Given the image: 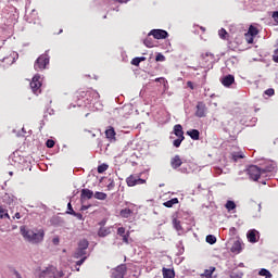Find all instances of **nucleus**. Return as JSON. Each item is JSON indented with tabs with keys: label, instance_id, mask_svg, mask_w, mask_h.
Wrapping results in <instances>:
<instances>
[{
	"label": "nucleus",
	"instance_id": "nucleus-1",
	"mask_svg": "<svg viewBox=\"0 0 278 278\" xmlns=\"http://www.w3.org/2000/svg\"><path fill=\"white\" fill-rule=\"evenodd\" d=\"M20 231L23 238L33 244H38V242L45 240V230H31L25 228V226H21Z\"/></svg>",
	"mask_w": 278,
	"mask_h": 278
},
{
	"label": "nucleus",
	"instance_id": "nucleus-2",
	"mask_svg": "<svg viewBox=\"0 0 278 278\" xmlns=\"http://www.w3.org/2000/svg\"><path fill=\"white\" fill-rule=\"evenodd\" d=\"M88 247H90V243L88 242L87 239H83L78 242V248L74 252L73 257L75 260H79L80 257H87L88 255Z\"/></svg>",
	"mask_w": 278,
	"mask_h": 278
},
{
	"label": "nucleus",
	"instance_id": "nucleus-3",
	"mask_svg": "<svg viewBox=\"0 0 278 278\" xmlns=\"http://www.w3.org/2000/svg\"><path fill=\"white\" fill-rule=\"evenodd\" d=\"M247 175H249V178L252 179V181H257L260 177H264V174L262 173V167H258L257 165H250L247 169Z\"/></svg>",
	"mask_w": 278,
	"mask_h": 278
},
{
	"label": "nucleus",
	"instance_id": "nucleus-4",
	"mask_svg": "<svg viewBox=\"0 0 278 278\" xmlns=\"http://www.w3.org/2000/svg\"><path fill=\"white\" fill-rule=\"evenodd\" d=\"M47 65H49V54L45 53V54H41L35 61L34 68L35 71H45V68H47Z\"/></svg>",
	"mask_w": 278,
	"mask_h": 278
},
{
	"label": "nucleus",
	"instance_id": "nucleus-5",
	"mask_svg": "<svg viewBox=\"0 0 278 278\" xmlns=\"http://www.w3.org/2000/svg\"><path fill=\"white\" fill-rule=\"evenodd\" d=\"M148 36H153L155 40H166L168 37V31L164 29H152Z\"/></svg>",
	"mask_w": 278,
	"mask_h": 278
},
{
	"label": "nucleus",
	"instance_id": "nucleus-6",
	"mask_svg": "<svg viewBox=\"0 0 278 278\" xmlns=\"http://www.w3.org/2000/svg\"><path fill=\"white\" fill-rule=\"evenodd\" d=\"M276 168H277V163L273 161H268L267 163H265L263 167H261L263 177H268L267 173H275Z\"/></svg>",
	"mask_w": 278,
	"mask_h": 278
},
{
	"label": "nucleus",
	"instance_id": "nucleus-7",
	"mask_svg": "<svg viewBox=\"0 0 278 278\" xmlns=\"http://www.w3.org/2000/svg\"><path fill=\"white\" fill-rule=\"evenodd\" d=\"M39 278H58V269L50 266L40 273Z\"/></svg>",
	"mask_w": 278,
	"mask_h": 278
},
{
	"label": "nucleus",
	"instance_id": "nucleus-8",
	"mask_svg": "<svg viewBox=\"0 0 278 278\" xmlns=\"http://www.w3.org/2000/svg\"><path fill=\"white\" fill-rule=\"evenodd\" d=\"M125 273H127V265H118L115 269H112V278H125Z\"/></svg>",
	"mask_w": 278,
	"mask_h": 278
},
{
	"label": "nucleus",
	"instance_id": "nucleus-9",
	"mask_svg": "<svg viewBox=\"0 0 278 278\" xmlns=\"http://www.w3.org/2000/svg\"><path fill=\"white\" fill-rule=\"evenodd\" d=\"M126 184L129 187H134V186H142V184H147V180L140 178V177H136L134 175H130L127 179H126Z\"/></svg>",
	"mask_w": 278,
	"mask_h": 278
},
{
	"label": "nucleus",
	"instance_id": "nucleus-10",
	"mask_svg": "<svg viewBox=\"0 0 278 278\" xmlns=\"http://www.w3.org/2000/svg\"><path fill=\"white\" fill-rule=\"evenodd\" d=\"M41 86L42 84L40 83V75L37 74L33 77V80L30 81V88L33 92L36 94L38 90H40Z\"/></svg>",
	"mask_w": 278,
	"mask_h": 278
},
{
	"label": "nucleus",
	"instance_id": "nucleus-11",
	"mask_svg": "<svg viewBox=\"0 0 278 278\" xmlns=\"http://www.w3.org/2000/svg\"><path fill=\"white\" fill-rule=\"evenodd\" d=\"M94 197V192L90 189H81L80 191V202L85 203L88 200L92 199Z\"/></svg>",
	"mask_w": 278,
	"mask_h": 278
},
{
	"label": "nucleus",
	"instance_id": "nucleus-12",
	"mask_svg": "<svg viewBox=\"0 0 278 278\" xmlns=\"http://www.w3.org/2000/svg\"><path fill=\"white\" fill-rule=\"evenodd\" d=\"M236 83V77L233 75L228 74L222 78V84L225 88H229L231 85Z\"/></svg>",
	"mask_w": 278,
	"mask_h": 278
},
{
	"label": "nucleus",
	"instance_id": "nucleus-13",
	"mask_svg": "<svg viewBox=\"0 0 278 278\" xmlns=\"http://www.w3.org/2000/svg\"><path fill=\"white\" fill-rule=\"evenodd\" d=\"M195 116H198V118H203V117H205V103L199 102V103L197 104Z\"/></svg>",
	"mask_w": 278,
	"mask_h": 278
},
{
	"label": "nucleus",
	"instance_id": "nucleus-14",
	"mask_svg": "<svg viewBox=\"0 0 278 278\" xmlns=\"http://www.w3.org/2000/svg\"><path fill=\"white\" fill-rule=\"evenodd\" d=\"M181 164H184V162L181 161V157L179 156V154H176L170 160V166H172V168H174V170H177V168H179L181 166Z\"/></svg>",
	"mask_w": 278,
	"mask_h": 278
},
{
	"label": "nucleus",
	"instance_id": "nucleus-15",
	"mask_svg": "<svg viewBox=\"0 0 278 278\" xmlns=\"http://www.w3.org/2000/svg\"><path fill=\"white\" fill-rule=\"evenodd\" d=\"M112 233V229L110 227H100L98 230L99 238H105Z\"/></svg>",
	"mask_w": 278,
	"mask_h": 278
},
{
	"label": "nucleus",
	"instance_id": "nucleus-16",
	"mask_svg": "<svg viewBox=\"0 0 278 278\" xmlns=\"http://www.w3.org/2000/svg\"><path fill=\"white\" fill-rule=\"evenodd\" d=\"M187 136H189L191 140H199L201 132L198 129H191L187 131Z\"/></svg>",
	"mask_w": 278,
	"mask_h": 278
},
{
	"label": "nucleus",
	"instance_id": "nucleus-17",
	"mask_svg": "<svg viewBox=\"0 0 278 278\" xmlns=\"http://www.w3.org/2000/svg\"><path fill=\"white\" fill-rule=\"evenodd\" d=\"M174 134L177 136V138H185L184 137V126L180 124H177L174 126Z\"/></svg>",
	"mask_w": 278,
	"mask_h": 278
},
{
	"label": "nucleus",
	"instance_id": "nucleus-18",
	"mask_svg": "<svg viewBox=\"0 0 278 278\" xmlns=\"http://www.w3.org/2000/svg\"><path fill=\"white\" fill-rule=\"evenodd\" d=\"M163 278H175V270L170 268H162Z\"/></svg>",
	"mask_w": 278,
	"mask_h": 278
},
{
	"label": "nucleus",
	"instance_id": "nucleus-19",
	"mask_svg": "<svg viewBox=\"0 0 278 278\" xmlns=\"http://www.w3.org/2000/svg\"><path fill=\"white\" fill-rule=\"evenodd\" d=\"M230 251L231 253H240L242 251V242L240 240L235 241Z\"/></svg>",
	"mask_w": 278,
	"mask_h": 278
},
{
	"label": "nucleus",
	"instance_id": "nucleus-20",
	"mask_svg": "<svg viewBox=\"0 0 278 278\" xmlns=\"http://www.w3.org/2000/svg\"><path fill=\"white\" fill-rule=\"evenodd\" d=\"M105 136L109 140H116V131L114 130V127H110L105 130Z\"/></svg>",
	"mask_w": 278,
	"mask_h": 278
},
{
	"label": "nucleus",
	"instance_id": "nucleus-21",
	"mask_svg": "<svg viewBox=\"0 0 278 278\" xmlns=\"http://www.w3.org/2000/svg\"><path fill=\"white\" fill-rule=\"evenodd\" d=\"M256 233H257V230H250V231H248L247 237H248L249 242H252V243L257 242Z\"/></svg>",
	"mask_w": 278,
	"mask_h": 278
},
{
	"label": "nucleus",
	"instance_id": "nucleus-22",
	"mask_svg": "<svg viewBox=\"0 0 278 278\" xmlns=\"http://www.w3.org/2000/svg\"><path fill=\"white\" fill-rule=\"evenodd\" d=\"M177 203H179V199L173 198L172 200L164 202L163 205L165 207H173V205H177Z\"/></svg>",
	"mask_w": 278,
	"mask_h": 278
},
{
	"label": "nucleus",
	"instance_id": "nucleus-23",
	"mask_svg": "<svg viewBox=\"0 0 278 278\" xmlns=\"http://www.w3.org/2000/svg\"><path fill=\"white\" fill-rule=\"evenodd\" d=\"M93 197H94V199H98V201H105V199H108V193L97 191L93 194Z\"/></svg>",
	"mask_w": 278,
	"mask_h": 278
},
{
	"label": "nucleus",
	"instance_id": "nucleus-24",
	"mask_svg": "<svg viewBox=\"0 0 278 278\" xmlns=\"http://www.w3.org/2000/svg\"><path fill=\"white\" fill-rule=\"evenodd\" d=\"M258 275L261 277H265V278H273V274H270V270L266 269V268H262L260 271H258Z\"/></svg>",
	"mask_w": 278,
	"mask_h": 278
},
{
	"label": "nucleus",
	"instance_id": "nucleus-25",
	"mask_svg": "<svg viewBox=\"0 0 278 278\" xmlns=\"http://www.w3.org/2000/svg\"><path fill=\"white\" fill-rule=\"evenodd\" d=\"M243 157H244V154L242 153L233 152L230 154V160H232V162H238V160H243Z\"/></svg>",
	"mask_w": 278,
	"mask_h": 278
},
{
	"label": "nucleus",
	"instance_id": "nucleus-26",
	"mask_svg": "<svg viewBox=\"0 0 278 278\" xmlns=\"http://www.w3.org/2000/svg\"><path fill=\"white\" fill-rule=\"evenodd\" d=\"M132 212L130 208H123L119 213V215L122 216V218H129V216H131Z\"/></svg>",
	"mask_w": 278,
	"mask_h": 278
},
{
	"label": "nucleus",
	"instance_id": "nucleus-27",
	"mask_svg": "<svg viewBox=\"0 0 278 278\" xmlns=\"http://www.w3.org/2000/svg\"><path fill=\"white\" fill-rule=\"evenodd\" d=\"M226 210H228V212H231L233 210H236V202L228 200L225 204Z\"/></svg>",
	"mask_w": 278,
	"mask_h": 278
},
{
	"label": "nucleus",
	"instance_id": "nucleus-28",
	"mask_svg": "<svg viewBox=\"0 0 278 278\" xmlns=\"http://www.w3.org/2000/svg\"><path fill=\"white\" fill-rule=\"evenodd\" d=\"M247 34H249V36H254L255 37V36H257V34H260V30H257V28L255 26L251 25L249 27V30H248Z\"/></svg>",
	"mask_w": 278,
	"mask_h": 278
},
{
	"label": "nucleus",
	"instance_id": "nucleus-29",
	"mask_svg": "<svg viewBox=\"0 0 278 278\" xmlns=\"http://www.w3.org/2000/svg\"><path fill=\"white\" fill-rule=\"evenodd\" d=\"M186 140V137H178L176 140L173 141L174 147L179 149L181 147V142Z\"/></svg>",
	"mask_w": 278,
	"mask_h": 278
},
{
	"label": "nucleus",
	"instance_id": "nucleus-30",
	"mask_svg": "<svg viewBox=\"0 0 278 278\" xmlns=\"http://www.w3.org/2000/svg\"><path fill=\"white\" fill-rule=\"evenodd\" d=\"M108 168H110V166L108 164L103 163L98 166V173L101 175V174L105 173V170H108Z\"/></svg>",
	"mask_w": 278,
	"mask_h": 278
},
{
	"label": "nucleus",
	"instance_id": "nucleus-31",
	"mask_svg": "<svg viewBox=\"0 0 278 278\" xmlns=\"http://www.w3.org/2000/svg\"><path fill=\"white\" fill-rule=\"evenodd\" d=\"M66 214H70L71 216H75L78 220H84V215H81V213L72 211V212H66Z\"/></svg>",
	"mask_w": 278,
	"mask_h": 278
},
{
	"label": "nucleus",
	"instance_id": "nucleus-32",
	"mask_svg": "<svg viewBox=\"0 0 278 278\" xmlns=\"http://www.w3.org/2000/svg\"><path fill=\"white\" fill-rule=\"evenodd\" d=\"M206 242L208 244H216V236H214V235L206 236Z\"/></svg>",
	"mask_w": 278,
	"mask_h": 278
},
{
	"label": "nucleus",
	"instance_id": "nucleus-33",
	"mask_svg": "<svg viewBox=\"0 0 278 278\" xmlns=\"http://www.w3.org/2000/svg\"><path fill=\"white\" fill-rule=\"evenodd\" d=\"M143 45H146L149 49H151V48H153V39H151V38H146L144 40H143Z\"/></svg>",
	"mask_w": 278,
	"mask_h": 278
},
{
	"label": "nucleus",
	"instance_id": "nucleus-34",
	"mask_svg": "<svg viewBox=\"0 0 278 278\" xmlns=\"http://www.w3.org/2000/svg\"><path fill=\"white\" fill-rule=\"evenodd\" d=\"M155 62H166V56L162 53H157L155 56Z\"/></svg>",
	"mask_w": 278,
	"mask_h": 278
},
{
	"label": "nucleus",
	"instance_id": "nucleus-35",
	"mask_svg": "<svg viewBox=\"0 0 278 278\" xmlns=\"http://www.w3.org/2000/svg\"><path fill=\"white\" fill-rule=\"evenodd\" d=\"M46 147H48V149H53L55 147V141L53 139H48Z\"/></svg>",
	"mask_w": 278,
	"mask_h": 278
},
{
	"label": "nucleus",
	"instance_id": "nucleus-36",
	"mask_svg": "<svg viewBox=\"0 0 278 278\" xmlns=\"http://www.w3.org/2000/svg\"><path fill=\"white\" fill-rule=\"evenodd\" d=\"M173 223H174L175 229H177V231H181V222L174 219Z\"/></svg>",
	"mask_w": 278,
	"mask_h": 278
},
{
	"label": "nucleus",
	"instance_id": "nucleus-37",
	"mask_svg": "<svg viewBox=\"0 0 278 278\" xmlns=\"http://www.w3.org/2000/svg\"><path fill=\"white\" fill-rule=\"evenodd\" d=\"M264 94H266L267 97H273V96H275V89H273V88L266 89L264 91Z\"/></svg>",
	"mask_w": 278,
	"mask_h": 278
},
{
	"label": "nucleus",
	"instance_id": "nucleus-38",
	"mask_svg": "<svg viewBox=\"0 0 278 278\" xmlns=\"http://www.w3.org/2000/svg\"><path fill=\"white\" fill-rule=\"evenodd\" d=\"M253 38H254V36L245 33V40H247L248 45H253Z\"/></svg>",
	"mask_w": 278,
	"mask_h": 278
},
{
	"label": "nucleus",
	"instance_id": "nucleus-39",
	"mask_svg": "<svg viewBox=\"0 0 278 278\" xmlns=\"http://www.w3.org/2000/svg\"><path fill=\"white\" fill-rule=\"evenodd\" d=\"M219 38H223L225 40V36H227V30L225 28L219 29L218 31Z\"/></svg>",
	"mask_w": 278,
	"mask_h": 278
},
{
	"label": "nucleus",
	"instance_id": "nucleus-40",
	"mask_svg": "<svg viewBox=\"0 0 278 278\" xmlns=\"http://www.w3.org/2000/svg\"><path fill=\"white\" fill-rule=\"evenodd\" d=\"M130 64H132V66H140V60L138 59V56L134 58Z\"/></svg>",
	"mask_w": 278,
	"mask_h": 278
},
{
	"label": "nucleus",
	"instance_id": "nucleus-41",
	"mask_svg": "<svg viewBox=\"0 0 278 278\" xmlns=\"http://www.w3.org/2000/svg\"><path fill=\"white\" fill-rule=\"evenodd\" d=\"M229 278H242V273L232 271Z\"/></svg>",
	"mask_w": 278,
	"mask_h": 278
},
{
	"label": "nucleus",
	"instance_id": "nucleus-42",
	"mask_svg": "<svg viewBox=\"0 0 278 278\" xmlns=\"http://www.w3.org/2000/svg\"><path fill=\"white\" fill-rule=\"evenodd\" d=\"M86 260H88V256L80 257L79 261L76 262V266H81Z\"/></svg>",
	"mask_w": 278,
	"mask_h": 278
},
{
	"label": "nucleus",
	"instance_id": "nucleus-43",
	"mask_svg": "<svg viewBox=\"0 0 278 278\" xmlns=\"http://www.w3.org/2000/svg\"><path fill=\"white\" fill-rule=\"evenodd\" d=\"M122 238H123V242H125V244H129V233L123 235Z\"/></svg>",
	"mask_w": 278,
	"mask_h": 278
},
{
	"label": "nucleus",
	"instance_id": "nucleus-44",
	"mask_svg": "<svg viewBox=\"0 0 278 278\" xmlns=\"http://www.w3.org/2000/svg\"><path fill=\"white\" fill-rule=\"evenodd\" d=\"M7 210L0 205V219L3 220V215L5 214Z\"/></svg>",
	"mask_w": 278,
	"mask_h": 278
},
{
	"label": "nucleus",
	"instance_id": "nucleus-45",
	"mask_svg": "<svg viewBox=\"0 0 278 278\" xmlns=\"http://www.w3.org/2000/svg\"><path fill=\"white\" fill-rule=\"evenodd\" d=\"M117 236H125V227H119L117 229Z\"/></svg>",
	"mask_w": 278,
	"mask_h": 278
},
{
	"label": "nucleus",
	"instance_id": "nucleus-46",
	"mask_svg": "<svg viewBox=\"0 0 278 278\" xmlns=\"http://www.w3.org/2000/svg\"><path fill=\"white\" fill-rule=\"evenodd\" d=\"M273 60L278 64V49L274 51Z\"/></svg>",
	"mask_w": 278,
	"mask_h": 278
},
{
	"label": "nucleus",
	"instance_id": "nucleus-47",
	"mask_svg": "<svg viewBox=\"0 0 278 278\" xmlns=\"http://www.w3.org/2000/svg\"><path fill=\"white\" fill-rule=\"evenodd\" d=\"M273 18H274L275 23L278 24V11H275V12L273 13Z\"/></svg>",
	"mask_w": 278,
	"mask_h": 278
},
{
	"label": "nucleus",
	"instance_id": "nucleus-48",
	"mask_svg": "<svg viewBox=\"0 0 278 278\" xmlns=\"http://www.w3.org/2000/svg\"><path fill=\"white\" fill-rule=\"evenodd\" d=\"M67 212H75V210H73V204H71V202L67 204Z\"/></svg>",
	"mask_w": 278,
	"mask_h": 278
},
{
	"label": "nucleus",
	"instance_id": "nucleus-49",
	"mask_svg": "<svg viewBox=\"0 0 278 278\" xmlns=\"http://www.w3.org/2000/svg\"><path fill=\"white\" fill-rule=\"evenodd\" d=\"M52 242L55 247H58V244H60V238H54Z\"/></svg>",
	"mask_w": 278,
	"mask_h": 278
},
{
	"label": "nucleus",
	"instance_id": "nucleus-50",
	"mask_svg": "<svg viewBox=\"0 0 278 278\" xmlns=\"http://www.w3.org/2000/svg\"><path fill=\"white\" fill-rule=\"evenodd\" d=\"M90 205H83L80 207V212H86V210H89Z\"/></svg>",
	"mask_w": 278,
	"mask_h": 278
},
{
	"label": "nucleus",
	"instance_id": "nucleus-51",
	"mask_svg": "<svg viewBox=\"0 0 278 278\" xmlns=\"http://www.w3.org/2000/svg\"><path fill=\"white\" fill-rule=\"evenodd\" d=\"M114 180H112L109 185H108V189L112 190V188H114Z\"/></svg>",
	"mask_w": 278,
	"mask_h": 278
},
{
	"label": "nucleus",
	"instance_id": "nucleus-52",
	"mask_svg": "<svg viewBox=\"0 0 278 278\" xmlns=\"http://www.w3.org/2000/svg\"><path fill=\"white\" fill-rule=\"evenodd\" d=\"M116 1L117 3H128L129 0H114Z\"/></svg>",
	"mask_w": 278,
	"mask_h": 278
},
{
	"label": "nucleus",
	"instance_id": "nucleus-53",
	"mask_svg": "<svg viewBox=\"0 0 278 278\" xmlns=\"http://www.w3.org/2000/svg\"><path fill=\"white\" fill-rule=\"evenodd\" d=\"M137 58H138L139 62H144L147 60L146 56H137Z\"/></svg>",
	"mask_w": 278,
	"mask_h": 278
},
{
	"label": "nucleus",
	"instance_id": "nucleus-54",
	"mask_svg": "<svg viewBox=\"0 0 278 278\" xmlns=\"http://www.w3.org/2000/svg\"><path fill=\"white\" fill-rule=\"evenodd\" d=\"M179 170H180V173H188V168H186V167H181Z\"/></svg>",
	"mask_w": 278,
	"mask_h": 278
},
{
	"label": "nucleus",
	"instance_id": "nucleus-55",
	"mask_svg": "<svg viewBox=\"0 0 278 278\" xmlns=\"http://www.w3.org/2000/svg\"><path fill=\"white\" fill-rule=\"evenodd\" d=\"M2 216H3V218H10V214H8V211L4 212V214Z\"/></svg>",
	"mask_w": 278,
	"mask_h": 278
},
{
	"label": "nucleus",
	"instance_id": "nucleus-56",
	"mask_svg": "<svg viewBox=\"0 0 278 278\" xmlns=\"http://www.w3.org/2000/svg\"><path fill=\"white\" fill-rule=\"evenodd\" d=\"M155 81H164V77L155 78Z\"/></svg>",
	"mask_w": 278,
	"mask_h": 278
},
{
	"label": "nucleus",
	"instance_id": "nucleus-57",
	"mask_svg": "<svg viewBox=\"0 0 278 278\" xmlns=\"http://www.w3.org/2000/svg\"><path fill=\"white\" fill-rule=\"evenodd\" d=\"M15 218H21V213H15Z\"/></svg>",
	"mask_w": 278,
	"mask_h": 278
},
{
	"label": "nucleus",
	"instance_id": "nucleus-58",
	"mask_svg": "<svg viewBox=\"0 0 278 278\" xmlns=\"http://www.w3.org/2000/svg\"><path fill=\"white\" fill-rule=\"evenodd\" d=\"M187 86H189V88H192V81H188Z\"/></svg>",
	"mask_w": 278,
	"mask_h": 278
},
{
	"label": "nucleus",
	"instance_id": "nucleus-59",
	"mask_svg": "<svg viewBox=\"0 0 278 278\" xmlns=\"http://www.w3.org/2000/svg\"><path fill=\"white\" fill-rule=\"evenodd\" d=\"M227 62H229L230 64H233V61L231 59H229Z\"/></svg>",
	"mask_w": 278,
	"mask_h": 278
},
{
	"label": "nucleus",
	"instance_id": "nucleus-60",
	"mask_svg": "<svg viewBox=\"0 0 278 278\" xmlns=\"http://www.w3.org/2000/svg\"><path fill=\"white\" fill-rule=\"evenodd\" d=\"M9 175L13 176V175H14V173H13V172H10V173H9Z\"/></svg>",
	"mask_w": 278,
	"mask_h": 278
},
{
	"label": "nucleus",
	"instance_id": "nucleus-61",
	"mask_svg": "<svg viewBox=\"0 0 278 278\" xmlns=\"http://www.w3.org/2000/svg\"><path fill=\"white\" fill-rule=\"evenodd\" d=\"M260 210H262V204L258 205Z\"/></svg>",
	"mask_w": 278,
	"mask_h": 278
},
{
	"label": "nucleus",
	"instance_id": "nucleus-62",
	"mask_svg": "<svg viewBox=\"0 0 278 278\" xmlns=\"http://www.w3.org/2000/svg\"><path fill=\"white\" fill-rule=\"evenodd\" d=\"M100 225H105L104 222H101Z\"/></svg>",
	"mask_w": 278,
	"mask_h": 278
},
{
	"label": "nucleus",
	"instance_id": "nucleus-63",
	"mask_svg": "<svg viewBox=\"0 0 278 278\" xmlns=\"http://www.w3.org/2000/svg\"><path fill=\"white\" fill-rule=\"evenodd\" d=\"M62 31H63V30L61 29V30L59 31V34H62Z\"/></svg>",
	"mask_w": 278,
	"mask_h": 278
},
{
	"label": "nucleus",
	"instance_id": "nucleus-64",
	"mask_svg": "<svg viewBox=\"0 0 278 278\" xmlns=\"http://www.w3.org/2000/svg\"><path fill=\"white\" fill-rule=\"evenodd\" d=\"M162 186H164V185H160V188H162Z\"/></svg>",
	"mask_w": 278,
	"mask_h": 278
}]
</instances>
